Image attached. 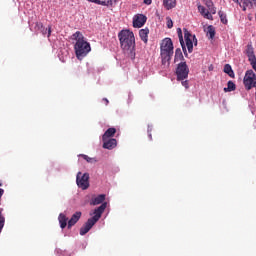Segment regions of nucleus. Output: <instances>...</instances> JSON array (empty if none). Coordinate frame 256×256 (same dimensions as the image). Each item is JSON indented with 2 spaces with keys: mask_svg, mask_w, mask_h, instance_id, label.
<instances>
[{
  "mask_svg": "<svg viewBox=\"0 0 256 256\" xmlns=\"http://www.w3.org/2000/svg\"><path fill=\"white\" fill-rule=\"evenodd\" d=\"M184 39L189 53H193V38L192 34L184 28Z\"/></svg>",
  "mask_w": 256,
  "mask_h": 256,
  "instance_id": "1a4fd4ad",
  "label": "nucleus"
},
{
  "mask_svg": "<svg viewBox=\"0 0 256 256\" xmlns=\"http://www.w3.org/2000/svg\"><path fill=\"white\" fill-rule=\"evenodd\" d=\"M252 1H256V0H252Z\"/></svg>",
  "mask_w": 256,
  "mask_h": 256,
  "instance_id": "a19ab883",
  "label": "nucleus"
},
{
  "mask_svg": "<svg viewBox=\"0 0 256 256\" xmlns=\"http://www.w3.org/2000/svg\"><path fill=\"white\" fill-rule=\"evenodd\" d=\"M120 47L128 59H135V34L130 30H122L118 33Z\"/></svg>",
  "mask_w": 256,
  "mask_h": 256,
  "instance_id": "f257e3e1",
  "label": "nucleus"
},
{
  "mask_svg": "<svg viewBox=\"0 0 256 256\" xmlns=\"http://www.w3.org/2000/svg\"><path fill=\"white\" fill-rule=\"evenodd\" d=\"M105 209H107V202H103L98 208L94 210V216L91 219L94 223H97L101 219L103 213H105Z\"/></svg>",
  "mask_w": 256,
  "mask_h": 256,
  "instance_id": "0eeeda50",
  "label": "nucleus"
},
{
  "mask_svg": "<svg viewBox=\"0 0 256 256\" xmlns=\"http://www.w3.org/2000/svg\"><path fill=\"white\" fill-rule=\"evenodd\" d=\"M76 183L80 189H83V191H85V189H89V173L82 174L81 172H78L76 176Z\"/></svg>",
  "mask_w": 256,
  "mask_h": 256,
  "instance_id": "423d86ee",
  "label": "nucleus"
},
{
  "mask_svg": "<svg viewBox=\"0 0 256 256\" xmlns=\"http://www.w3.org/2000/svg\"><path fill=\"white\" fill-rule=\"evenodd\" d=\"M58 220H59L61 229H65V227H67V221H69V218H67L65 214L60 213L58 216Z\"/></svg>",
  "mask_w": 256,
  "mask_h": 256,
  "instance_id": "4be33fe9",
  "label": "nucleus"
},
{
  "mask_svg": "<svg viewBox=\"0 0 256 256\" xmlns=\"http://www.w3.org/2000/svg\"><path fill=\"white\" fill-rule=\"evenodd\" d=\"M94 225L95 223L91 219H88L87 222L80 228V235H87V232L91 231Z\"/></svg>",
  "mask_w": 256,
  "mask_h": 256,
  "instance_id": "f8f14e48",
  "label": "nucleus"
},
{
  "mask_svg": "<svg viewBox=\"0 0 256 256\" xmlns=\"http://www.w3.org/2000/svg\"><path fill=\"white\" fill-rule=\"evenodd\" d=\"M198 11L205 19L213 21V14L209 10L205 9L204 6L199 5Z\"/></svg>",
  "mask_w": 256,
  "mask_h": 256,
  "instance_id": "4468645a",
  "label": "nucleus"
},
{
  "mask_svg": "<svg viewBox=\"0 0 256 256\" xmlns=\"http://www.w3.org/2000/svg\"><path fill=\"white\" fill-rule=\"evenodd\" d=\"M256 81V75L253 70H247L243 79L244 87L246 91H251Z\"/></svg>",
  "mask_w": 256,
  "mask_h": 256,
  "instance_id": "39448f33",
  "label": "nucleus"
},
{
  "mask_svg": "<svg viewBox=\"0 0 256 256\" xmlns=\"http://www.w3.org/2000/svg\"><path fill=\"white\" fill-rule=\"evenodd\" d=\"M102 101H104L106 105H109V100L107 98H103Z\"/></svg>",
  "mask_w": 256,
  "mask_h": 256,
  "instance_id": "4c0bfd02",
  "label": "nucleus"
},
{
  "mask_svg": "<svg viewBox=\"0 0 256 256\" xmlns=\"http://www.w3.org/2000/svg\"><path fill=\"white\" fill-rule=\"evenodd\" d=\"M151 131H153V127L148 126V136H149L150 141L153 140V135L151 134Z\"/></svg>",
  "mask_w": 256,
  "mask_h": 256,
  "instance_id": "473e14b6",
  "label": "nucleus"
},
{
  "mask_svg": "<svg viewBox=\"0 0 256 256\" xmlns=\"http://www.w3.org/2000/svg\"><path fill=\"white\" fill-rule=\"evenodd\" d=\"M232 1H234V3H239V0H232Z\"/></svg>",
  "mask_w": 256,
  "mask_h": 256,
  "instance_id": "ea45409f",
  "label": "nucleus"
},
{
  "mask_svg": "<svg viewBox=\"0 0 256 256\" xmlns=\"http://www.w3.org/2000/svg\"><path fill=\"white\" fill-rule=\"evenodd\" d=\"M204 5H206L208 11H210L212 15H215V13H217V9H215V6L212 0H204Z\"/></svg>",
  "mask_w": 256,
  "mask_h": 256,
  "instance_id": "5701e85b",
  "label": "nucleus"
},
{
  "mask_svg": "<svg viewBox=\"0 0 256 256\" xmlns=\"http://www.w3.org/2000/svg\"><path fill=\"white\" fill-rule=\"evenodd\" d=\"M103 141V149H108L111 151V149H115L117 147V139L115 138H106Z\"/></svg>",
  "mask_w": 256,
  "mask_h": 256,
  "instance_id": "9d476101",
  "label": "nucleus"
},
{
  "mask_svg": "<svg viewBox=\"0 0 256 256\" xmlns=\"http://www.w3.org/2000/svg\"><path fill=\"white\" fill-rule=\"evenodd\" d=\"M143 3H145V5H151V3H153L152 0H143Z\"/></svg>",
  "mask_w": 256,
  "mask_h": 256,
  "instance_id": "e433bc0d",
  "label": "nucleus"
},
{
  "mask_svg": "<svg viewBox=\"0 0 256 256\" xmlns=\"http://www.w3.org/2000/svg\"><path fill=\"white\" fill-rule=\"evenodd\" d=\"M177 34H178V38H179V41H180V45L182 47V51L185 55V57H187V48L185 47V41L183 40V31L181 30V28H178L177 29Z\"/></svg>",
  "mask_w": 256,
  "mask_h": 256,
  "instance_id": "2eb2a0df",
  "label": "nucleus"
},
{
  "mask_svg": "<svg viewBox=\"0 0 256 256\" xmlns=\"http://www.w3.org/2000/svg\"><path fill=\"white\" fill-rule=\"evenodd\" d=\"M194 43L195 46H197V37L192 34V44Z\"/></svg>",
  "mask_w": 256,
  "mask_h": 256,
  "instance_id": "c9c22d12",
  "label": "nucleus"
},
{
  "mask_svg": "<svg viewBox=\"0 0 256 256\" xmlns=\"http://www.w3.org/2000/svg\"><path fill=\"white\" fill-rule=\"evenodd\" d=\"M81 157L84 158L87 163H97V160H95V158H91L85 154H81Z\"/></svg>",
  "mask_w": 256,
  "mask_h": 256,
  "instance_id": "c756f323",
  "label": "nucleus"
},
{
  "mask_svg": "<svg viewBox=\"0 0 256 256\" xmlns=\"http://www.w3.org/2000/svg\"><path fill=\"white\" fill-rule=\"evenodd\" d=\"M218 15H219V18H220V21H221V23H223V25H227V23L229 22L228 20H227V14H225V12H223V11H219L218 12Z\"/></svg>",
  "mask_w": 256,
  "mask_h": 256,
  "instance_id": "bb28decb",
  "label": "nucleus"
},
{
  "mask_svg": "<svg viewBox=\"0 0 256 256\" xmlns=\"http://www.w3.org/2000/svg\"><path fill=\"white\" fill-rule=\"evenodd\" d=\"M237 89V86L234 84L233 81H228L227 87L224 88L225 93H231V91H235Z\"/></svg>",
  "mask_w": 256,
  "mask_h": 256,
  "instance_id": "b1692460",
  "label": "nucleus"
},
{
  "mask_svg": "<svg viewBox=\"0 0 256 256\" xmlns=\"http://www.w3.org/2000/svg\"><path fill=\"white\" fill-rule=\"evenodd\" d=\"M105 201V194H100L91 199L90 205H101Z\"/></svg>",
  "mask_w": 256,
  "mask_h": 256,
  "instance_id": "a211bd4d",
  "label": "nucleus"
},
{
  "mask_svg": "<svg viewBox=\"0 0 256 256\" xmlns=\"http://www.w3.org/2000/svg\"><path fill=\"white\" fill-rule=\"evenodd\" d=\"M5 227V216H3V213L0 211V233L3 231V228Z\"/></svg>",
  "mask_w": 256,
  "mask_h": 256,
  "instance_id": "7c9ffc66",
  "label": "nucleus"
},
{
  "mask_svg": "<svg viewBox=\"0 0 256 256\" xmlns=\"http://www.w3.org/2000/svg\"><path fill=\"white\" fill-rule=\"evenodd\" d=\"M74 41H76L74 45V51L77 59H83V57H87V54L91 52V44L85 40V36L80 31L75 32L72 35Z\"/></svg>",
  "mask_w": 256,
  "mask_h": 256,
  "instance_id": "f03ea898",
  "label": "nucleus"
},
{
  "mask_svg": "<svg viewBox=\"0 0 256 256\" xmlns=\"http://www.w3.org/2000/svg\"><path fill=\"white\" fill-rule=\"evenodd\" d=\"M224 73L229 75V77L235 78V72H233V68H231V65L225 64L224 66Z\"/></svg>",
  "mask_w": 256,
  "mask_h": 256,
  "instance_id": "393cba45",
  "label": "nucleus"
},
{
  "mask_svg": "<svg viewBox=\"0 0 256 256\" xmlns=\"http://www.w3.org/2000/svg\"><path fill=\"white\" fill-rule=\"evenodd\" d=\"M145 23H147V16H145L143 14H137L134 16L133 27H135L137 29H141V27H143V25H145Z\"/></svg>",
  "mask_w": 256,
  "mask_h": 256,
  "instance_id": "6e6552de",
  "label": "nucleus"
},
{
  "mask_svg": "<svg viewBox=\"0 0 256 256\" xmlns=\"http://www.w3.org/2000/svg\"><path fill=\"white\" fill-rule=\"evenodd\" d=\"M115 133H117V129L108 128L102 135V141H105V139H111V137H115Z\"/></svg>",
  "mask_w": 256,
  "mask_h": 256,
  "instance_id": "dca6fc26",
  "label": "nucleus"
},
{
  "mask_svg": "<svg viewBox=\"0 0 256 256\" xmlns=\"http://www.w3.org/2000/svg\"><path fill=\"white\" fill-rule=\"evenodd\" d=\"M166 20H167V27H168V29H172V27H173V20H171L170 17H167Z\"/></svg>",
  "mask_w": 256,
  "mask_h": 256,
  "instance_id": "2f4dec72",
  "label": "nucleus"
},
{
  "mask_svg": "<svg viewBox=\"0 0 256 256\" xmlns=\"http://www.w3.org/2000/svg\"><path fill=\"white\" fill-rule=\"evenodd\" d=\"M163 5L169 11L177 6V0H163Z\"/></svg>",
  "mask_w": 256,
  "mask_h": 256,
  "instance_id": "aec40b11",
  "label": "nucleus"
},
{
  "mask_svg": "<svg viewBox=\"0 0 256 256\" xmlns=\"http://www.w3.org/2000/svg\"><path fill=\"white\" fill-rule=\"evenodd\" d=\"M253 0H240L239 3H237V5H239L243 11H247V7H251L253 5V3H255L256 1Z\"/></svg>",
  "mask_w": 256,
  "mask_h": 256,
  "instance_id": "f3484780",
  "label": "nucleus"
},
{
  "mask_svg": "<svg viewBox=\"0 0 256 256\" xmlns=\"http://www.w3.org/2000/svg\"><path fill=\"white\" fill-rule=\"evenodd\" d=\"M179 61H185V57H183V52L181 51V48H177L175 50V56H174V63H179Z\"/></svg>",
  "mask_w": 256,
  "mask_h": 256,
  "instance_id": "6ab92c4d",
  "label": "nucleus"
},
{
  "mask_svg": "<svg viewBox=\"0 0 256 256\" xmlns=\"http://www.w3.org/2000/svg\"><path fill=\"white\" fill-rule=\"evenodd\" d=\"M3 193H5V191L0 188V199H1V197H3Z\"/></svg>",
  "mask_w": 256,
  "mask_h": 256,
  "instance_id": "58836bf2",
  "label": "nucleus"
},
{
  "mask_svg": "<svg viewBox=\"0 0 256 256\" xmlns=\"http://www.w3.org/2000/svg\"><path fill=\"white\" fill-rule=\"evenodd\" d=\"M246 55H247V57H249L251 55H255L253 44L250 43V44L247 45Z\"/></svg>",
  "mask_w": 256,
  "mask_h": 256,
  "instance_id": "c85d7f7f",
  "label": "nucleus"
},
{
  "mask_svg": "<svg viewBox=\"0 0 256 256\" xmlns=\"http://www.w3.org/2000/svg\"><path fill=\"white\" fill-rule=\"evenodd\" d=\"M89 3H95L96 5H102L103 7H107L109 3H111V0L106 1H101V0H87Z\"/></svg>",
  "mask_w": 256,
  "mask_h": 256,
  "instance_id": "cd10ccee",
  "label": "nucleus"
},
{
  "mask_svg": "<svg viewBox=\"0 0 256 256\" xmlns=\"http://www.w3.org/2000/svg\"><path fill=\"white\" fill-rule=\"evenodd\" d=\"M139 36L141 41H143L144 43H147L149 38V28L141 29L139 31Z\"/></svg>",
  "mask_w": 256,
  "mask_h": 256,
  "instance_id": "412c9836",
  "label": "nucleus"
},
{
  "mask_svg": "<svg viewBox=\"0 0 256 256\" xmlns=\"http://www.w3.org/2000/svg\"><path fill=\"white\" fill-rule=\"evenodd\" d=\"M182 86L185 87V89H189V81H187V80L183 81L182 80Z\"/></svg>",
  "mask_w": 256,
  "mask_h": 256,
  "instance_id": "f704fd0d",
  "label": "nucleus"
},
{
  "mask_svg": "<svg viewBox=\"0 0 256 256\" xmlns=\"http://www.w3.org/2000/svg\"><path fill=\"white\" fill-rule=\"evenodd\" d=\"M173 41L171 38H165L160 45V57L162 65L169 67L171 65V58L173 57Z\"/></svg>",
  "mask_w": 256,
  "mask_h": 256,
  "instance_id": "7ed1b4c3",
  "label": "nucleus"
},
{
  "mask_svg": "<svg viewBox=\"0 0 256 256\" xmlns=\"http://www.w3.org/2000/svg\"><path fill=\"white\" fill-rule=\"evenodd\" d=\"M35 30L40 31L42 35H47V37H51V26H49L48 28H45V26H43V23L36 22Z\"/></svg>",
  "mask_w": 256,
  "mask_h": 256,
  "instance_id": "9b49d317",
  "label": "nucleus"
},
{
  "mask_svg": "<svg viewBox=\"0 0 256 256\" xmlns=\"http://www.w3.org/2000/svg\"><path fill=\"white\" fill-rule=\"evenodd\" d=\"M248 59H249V61H250V64H251V63H255V62H256L255 54H252V55L248 56Z\"/></svg>",
  "mask_w": 256,
  "mask_h": 256,
  "instance_id": "72a5a7b5",
  "label": "nucleus"
},
{
  "mask_svg": "<svg viewBox=\"0 0 256 256\" xmlns=\"http://www.w3.org/2000/svg\"><path fill=\"white\" fill-rule=\"evenodd\" d=\"M177 81H185L189 77V66L187 62H180L176 67Z\"/></svg>",
  "mask_w": 256,
  "mask_h": 256,
  "instance_id": "20e7f679",
  "label": "nucleus"
},
{
  "mask_svg": "<svg viewBox=\"0 0 256 256\" xmlns=\"http://www.w3.org/2000/svg\"><path fill=\"white\" fill-rule=\"evenodd\" d=\"M207 37L209 39H215V27L213 25L207 27Z\"/></svg>",
  "mask_w": 256,
  "mask_h": 256,
  "instance_id": "a878e982",
  "label": "nucleus"
},
{
  "mask_svg": "<svg viewBox=\"0 0 256 256\" xmlns=\"http://www.w3.org/2000/svg\"><path fill=\"white\" fill-rule=\"evenodd\" d=\"M81 215V211H77L72 215L68 221V229H71V227H73L79 221V219H81Z\"/></svg>",
  "mask_w": 256,
  "mask_h": 256,
  "instance_id": "ddd939ff",
  "label": "nucleus"
}]
</instances>
